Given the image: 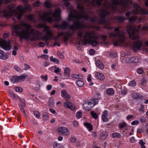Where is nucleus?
<instances>
[{"label": "nucleus", "instance_id": "obj_1", "mask_svg": "<svg viewBox=\"0 0 148 148\" xmlns=\"http://www.w3.org/2000/svg\"><path fill=\"white\" fill-rule=\"evenodd\" d=\"M83 8L81 5H78L77 8L79 10L80 14H79L77 10H73L69 15V20L73 21V24L69 27V29L73 31L78 29L77 36L79 38L83 36L84 31L83 29L85 27L84 25L80 22V19L84 18L87 20L88 18V15L84 13Z\"/></svg>", "mask_w": 148, "mask_h": 148}, {"label": "nucleus", "instance_id": "obj_2", "mask_svg": "<svg viewBox=\"0 0 148 148\" xmlns=\"http://www.w3.org/2000/svg\"><path fill=\"white\" fill-rule=\"evenodd\" d=\"M14 31L17 36L20 37V41L23 38L28 40L35 41L37 38L38 33L34 29L31 28V26L27 23H23L21 25H16L13 26Z\"/></svg>", "mask_w": 148, "mask_h": 148}, {"label": "nucleus", "instance_id": "obj_3", "mask_svg": "<svg viewBox=\"0 0 148 148\" xmlns=\"http://www.w3.org/2000/svg\"><path fill=\"white\" fill-rule=\"evenodd\" d=\"M60 13L59 8L56 9L53 12L52 10L49 9L47 11H44L42 14L40 13L39 16L42 20L49 23L54 21H59L61 20Z\"/></svg>", "mask_w": 148, "mask_h": 148}, {"label": "nucleus", "instance_id": "obj_4", "mask_svg": "<svg viewBox=\"0 0 148 148\" xmlns=\"http://www.w3.org/2000/svg\"><path fill=\"white\" fill-rule=\"evenodd\" d=\"M100 37L98 34L93 31L87 32L84 35L83 39L78 42V45H86L88 43H90L92 46L96 47L99 44V42L96 40Z\"/></svg>", "mask_w": 148, "mask_h": 148}, {"label": "nucleus", "instance_id": "obj_5", "mask_svg": "<svg viewBox=\"0 0 148 148\" xmlns=\"http://www.w3.org/2000/svg\"><path fill=\"white\" fill-rule=\"evenodd\" d=\"M15 7V5L14 4L8 6L7 8L3 11V15L6 17H8L15 15L18 19H21L23 12V7L21 5H19L13 9Z\"/></svg>", "mask_w": 148, "mask_h": 148}, {"label": "nucleus", "instance_id": "obj_6", "mask_svg": "<svg viewBox=\"0 0 148 148\" xmlns=\"http://www.w3.org/2000/svg\"><path fill=\"white\" fill-rule=\"evenodd\" d=\"M114 33H110L109 36L112 38L116 39V40H113L114 45V46H118L120 44L123 43L125 40V33L122 30H119L118 27L115 28Z\"/></svg>", "mask_w": 148, "mask_h": 148}, {"label": "nucleus", "instance_id": "obj_7", "mask_svg": "<svg viewBox=\"0 0 148 148\" xmlns=\"http://www.w3.org/2000/svg\"><path fill=\"white\" fill-rule=\"evenodd\" d=\"M140 26L139 25L135 26H128L127 29L130 38L132 39H138L139 37V29Z\"/></svg>", "mask_w": 148, "mask_h": 148}, {"label": "nucleus", "instance_id": "obj_8", "mask_svg": "<svg viewBox=\"0 0 148 148\" xmlns=\"http://www.w3.org/2000/svg\"><path fill=\"white\" fill-rule=\"evenodd\" d=\"M108 14V12L107 11L102 10L100 11V18L99 20V23L103 24L105 26V28L108 29H112L113 28L109 26L110 23V22H106L105 20V17Z\"/></svg>", "mask_w": 148, "mask_h": 148}, {"label": "nucleus", "instance_id": "obj_9", "mask_svg": "<svg viewBox=\"0 0 148 148\" xmlns=\"http://www.w3.org/2000/svg\"><path fill=\"white\" fill-rule=\"evenodd\" d=\"M10 43V40L6 41L3 39H0V46L5 50H9L11 49Z\"/></svg>", "mask_w": 148, "mask_h": 148}, {"label": "nucleus", "instance_id": "obj_10", "mask_svg": "<svg viewBox=\"0 0 148 148\" xmlns=\"http://www.w3.org/2000/svg\"><path fill=\"white\" fill-rule=\"evenodd\" d=\"M130 43V46H132L133 49L134 51L140 49L142 46V43L139 41H133Z\"/></svg>", "mask_w": 148, "mask_h": 148}, {"label": "nucleus", "instance_id": "obj_11", "mask_svg": "<svg viewBox=\"0 0 148 148\" xmlns=\"http://www.w3.org/2000/svg\"><path fill=\"white\" fill-rule=\"evenodd\" d=\"M58 131L60 133L65 135H68L70 133L69 129L67 128L64 127H59L58 129Z\"/></svg>", "mask_w": 148, "mask_h": 148}, {"label": "nucleus", "instance_id": "obj_12", "mask_svg": "<svg viewBox=\"0 0 148 148\" xmlns=\"http://www.w3.org/2000/svg\"><path fill=\"white\" fill-rule=\"evenodd\" d=\"M94 106V104H93L90 101L86 102L83 105V107L86 110H90Z\"/></svg>", "mask_w": 148, "mask_h": 148}, {"label": "nucleus", "instance_id": "obj_13", "mask_svg": "<svg viewBox=\"0 0 148 148\" xmlns=\"http://www.w3.org/2000/svg\"><path fill=\"white\" fill-rule=\"evenodd\" d=\"M62 96L66 100H69L70 99V96L68 94L66 91L64 89H63L61 91Z\"/></svg>", "mask_w": 148, "mask_h": 148}, {"label": "nucleus", "instance_id": "obj_14", "mask_svg": "<svg viewBox=\"0 0 148 148\" xmlns=\"http://www.w3.org/2000/svg\"><path fill=\"white\" fill-rule=\"evenodd\" d=\"M8 58V56L6 53H4L3 51L0 49V59L5 60Z\"/></svg>", "mask_w": 148, "mask_h": 148}, {"label": "nucleus", "instance_id": "obj_15", "mask_svg": "<svg viewBox=\"0 0 148 148\" xmlns=\"http://www.w3.org/2000/svg\"><path fill=\"white\" fill-rule=\"evenodd\" d=\"M121 5L123 10L127 9L128 7V3L125 0H122L121 1Z\"/></svg>", "mask_w": 148, "mask_h": 148}, {"label": "nucleus", "instance_id": "obj_16", "mask_svg": "<svg viewBox=\"0 0 148 148\" xmlns=\"http://www.w3.org/2000/svg\"><path fill=\"white\" fill-rule=\"evenodd\" d=\"M95 76L97 79L101 80H103L105 78L103 74L99 72H97L96 73Z\"/></svg>", "mask_w": 148, "mask_h": 148}, {"label": "nucleus", "instance_id": "obj_17", "mask_svg": "<svg viewBox=\"0 0 148 148\" xmlns=\"http://www.w3.org/2000/svg\"><path fill=\"white\" fill-rule=\"evenodd\" d=\"M96 64L97 67L100 69H103L104 68V65L103 63L99 60L96 61Z\"/></svg>", "mask_w": 148, "mask_h": 148}, {"label": "nucleus", "instance_id": "obj_18", "mask_svg": "<svg viewBox=\"0 0 148 148\" xmlns=\"http://www.w3.org/2000/svg\"><path fill=\"white\" fill-rule=\"evenodd\" d=\"M60 26V27L61 28L63 29H65L67 27H68V28H69V27L70 25L68 26L67 23L65 21H64Z\"/></svg>", "mask_w": 148, "mask_h": 148}, {"label": "nucleus", "instance_id": "obj_19", "mask_svg": "<svg viewBox=\"0 0 148 148\" xmlns=\"http://www.w3.org/2000/svg\"><path fill=\"white\" fill-rule=\"evenodd\" d=\"M11 81L13 83H18L19 82L17 76H13L11 79Z\"/></svg>", "mask_w": 148, "mask_h": 148}, {"label": "nucleus", "instance_id": "obj_20", "mask_svg": "<svg viewBox=\"0 0 148 148\" xmlns=\"http://www.w3.org/2000/svg\"><path fill=\"white\" fill-rule=\"evenodd\" d=\"M84 125L88 129V130L89 131H91L92 130V126L91 124L89 123H85L84 124Z\"/></svg>", "mask_w": 148, "mask_h": 148}, {"label": "nucleus", "instance_id": "obj_21", "mask_svg": "<svg viewBox=\"0 0 148 148\" xmlns=\"http://www.w3.org/2000/svg\"><path fill=\"white\" fill-rule=\"evenodd\" d=\"M106 92L108 95H111L114 94V91L112 88H109L106 90Z\"/></svg>", "mask_w": 148, "mask_h": 148}, {"label": "nucleus", "instance_id": "obj_22", "mask_svg": "<svg viewBox=\"0 0 148 148\" xmlns=\"http://www.w3.org/2000/svg\"><path fill=\"white\" fill-rule=\"evenodd\" d=\"M71 76L72 77L77 79H81L83 78V76L79 74H73Z\"/></svg>", "mask_w": 148, "mask_h": 148}, {"label": "nucleus", "instance_id": "obj_23", "mask_svg": "<svg viewBox=\"0 0 148 148\" xmlns=\"http://www.w3.org/2000/svg\"><path fill=\"white\" fill-rule=\"evenodd\" d=\"M76 85L79 87H82L84 85V82L81 80H78L76 82Z\"/></svg>", "mask_w": 148, "mask_h": 148}, {"label": "nucleus", "instance_id": "obj_24", "mask_svg": "<svg viewBox=\"0 0 148 148\" xmlns=\"http://www.w3.org/2000/svg\"><path fill=\"white\" fill-rule=\"evenodd\" d=\"M116 19L119 22H122L125 20L126 18L123 16H118L116 17Z\"/></svg>", "mask_w": 148, "mask_h": 148}, {"label": "nucleus", "instance_id": "obj_25", "mask_svg": "<svg viewBox=\"0 0 148 148\" xmlns=\"http://www.w3.org/2000/svg\"><path fill=\"white\" fill-rule=\"evenodd\" d=\"M107 134L105 132H103L100 134V137L102 139H105L107 136Z\"/></svg>", "mask_w": 148, "mask_h": 148}, {"label": "nucleus", "instance_id": "obj_26", "mask_svg": "<svg viewBox=\"0 0 148 148\" xmlns=\"http://www.w3.org/2000/svg\"><path fill=\"white\" fill-rule=\"evenodd\" d=\"M49 105L50 107H53L54 105L53 99L52 98H50L49 100Z\"/></svg>", "mask_w": 148, "mask_h": 148}, {"label": "nucleus", "instance_id": "obj_27", "mask_svg": "<svg viewBox=\"0 0 148 148\" xmlns=\"http://www.w3.org/2000/svg\"><path fill=\"white\" fill-rule=\"evenodd\" d=\"M44 5L47 8H49L51 7V5L48 1L46 0L44 3Z\"/></svg>", "mask_w": 148, "mask_h": 148}, {"label": "nucleus", "instance_id": "obj_28", "mask_svg": "<svg viewBox=\"0 0 148 148\" xmlns=\"http://www.w3.org/2000/svg\"><path fill=\"white\" fill-rule=\"evenodd\" d=\"M72 105V103L70 102L66 101L64 103V106L66 108H69Z\"/></svg>", "mask_w": 148, "mask_h": 148}, {"label": "nucleus", "instance_id": "obj_29", "mask_svg": "<svg viewBox=\"0 0 148 148\" xmlns=\"http://www.w3.org/2000/svg\"><path fill=\"white\" fill-rule=\"evenodd\" d=\"M112 136L114 138H120L121 136V134L118 133H114L112 134Z\"/></svg>", "mask_w": 148, "mask_h": 148}, {"label": "nucleus", "instance_id": "obj_30", "mask_svg": "<svg viewBox=\"0 0 148 148\" xmlns=\"http://www.w3.org/2000/svg\"><path fill=\"white\" fill-rule=\"evenodd\" d=\"M27 76H25L23 75H21L20 76H18V77L19 81H24L26 78V77Z\"/></svg>", "mask_w": 148, "mask_h": 148}, {"label": "nucleus", "instance_id": "obj_31", "mask_svg": "<svg viewBox=\"0 0 148 148\" xmlns=\"http://www.w3.org/2000/svg\"><path fill=\"white\" fill-rule=\"evenodd\" d=\"M132 98L134 99H138L139 98V94L138 93H134L132 95Z\"/></svg>", "mask_w": 148, "mask_h": 148}, {"label": "nucleus", "instance_id": "obj_32", "mask_svg": "<svg viewBox=\"0 0 148 148\" xmlns=\"http://www.w3.org/2000/svg\"><path fill=\"white\" fill-rule=\"evenodd\" d=\"M71 70L68 67H66L64 70V73L65 75H68L70 72Z\"/></svg>", "mask_w": 148, "mask_h": 148}, {"label": "nucleus", "instance_id": "obj_33", "mask_svg": "<svg viewBox=\"0 0 148 148\" xmlns=\"http://www.w3.org/2000/svg\"><path fill=\"white\" fill-rule=\"evenodd\" d=\"M16 92H21L23 91V88L20 87H16L14 88Z\"/></svg>", "mask_w": 148, "mask_h": 148}, {"label": "nucleus", "instance_id": "obj_34", "mask_svg": "<svg viewBox=\"0 0 148 148\" xmlns=\"http://www.w3.org/2000/svg\"><path fill=\"white\" fill-rule=\"evenodd\" d=\"M34 114L36 117L39 119L40 117V113L37 110H35L34 111Z\"/></svg>", "mask_w": 148, "mask_h": 148}, {"label": "nucleus", "instance_id": "obj_35", "mask_svg": "<svg viewBox=\"0 0 148 148\" xmlns=\"http://www.w3.org/2000/svg\"><path fill=\"white\" fill-rule=\"evenodd\" d=\"M93 104H94V106L98 103V99L97 98H94L90 101Z\"/></svg>", "mask_w": 148, "mask_h": 148}, {"label": "nucleus", "instance_id": "obj_36", "mask_svg": "<svg viewBox=\"0 0 148 148\" xmlns=\"http://www.w3.org/2000/svg\"><path fill=\"white\" fill-rule=\"evenodd\" d=\"M91 114L92 117L95 119H97L98 118V115L96 113H95L93 111H92L91 112Z\"/></svg>", "mask_w": 148, "mask_h": 148}, {"label": "nucleus", "instance_id": "obj_37", "mask_svg": "<svg viewBox=\"0 0 148 148\" xmlns=\"http://www.w3.org/2000/svg\"><path fill=\"white\" fill-rule=\"evenodd\" d=\"M39 28H43L45 29H48L49 28L45 24L42 23L39 24Z\"/></svg>", "mask_w": 148, "mask_h": 148}, {"label": "nucleus", "instance_id": "obj_38", "mask_svg": "<svg viewBox=\"0 0 148 148\" xmlns=\"http://www.w3.org/2000/svg\"><path fill=\"white\" fill-rule=\"evenodd\" d=\"M42 116L43 117V119L45 121L47 120L48 119L49 116L46 113H45L43 114Z\"/></svg>", "mask_w": 148, "mask_h": 148}, {"label": "nucleus", "instance_id": "obj_39", "mask_svg": "<svg viewBox=\"0 0 148 148\" xmlns=\"http://www.w3.org/2000/svg\"><path fill=\"white\" fill-rule=\"evenodd\" d=\"M25 9L27 11H29L31 10L30 6L27 4L25 6Z\"/></svg>", "mask_w": 148, "mask_h": 148}, {"label": "nucleus", "instance_id": "obj_40", "mask_svg": "<svg viewBox=\"0 0 148 148\" xmlns=\"http://www.w3.org/2000/svg\"><path fill=\"white\" fill-rule=\"evenodd\" d=\"M136 18L134 16H132L129 18V21L130 23L135 22L136 21Z\"/></svg>", "mask_w": 148, "mask_h": 148}, {"label": "nucleus", "instance_id": "obj_41", "mask_svg": "<svg viewBox=\"0 0 148 148\" xmlns=\"http://www.w3.org/2000/svg\"><path fill=\"white\" fill-rule=\"evenodd\" d=\"M136 84V83L134 80L131 81L129 84V86H135Z\"/></svg>", "mask_w": 148, "mask_h": 148}, {"label": "nucleus", "instance_id": "obj_42", "mask_svg": "<svg viewBox=\"0 0 148 148\" xmlns=\"http://www.w3.org/2000/svg\"><path fill=\"white\" fill-rule=\"evenodd\" d=\"M126 125L127 124L126 123L124 122L122 124H120L119 125V127L120 128L122 129L126 127Z\"/></svg>", "mask_w": 148, "mask_h": 148}, {"label": "nucleus", "instance_id": "obj_43", "mask_svg": "<svg viewBox=\"0 0 148 148\" xmlns=\"http://www.w3.org/2000/svg\"><path fill=\"white\" fill-rule=\"evenodd\" d=\"M134 8L135 10L139 11L141 10V8L138 5H135L134 6Z\"/></svg>", "mask_w": 148, "mask_h": 148}, {"label": "nucleus", "instance_id": "obj_44", "mask_svg": "<svg viewBox=\"0 0 148 148\" xmlns=\"http://www.w3.org/2000/svg\"><path fill=\"white\" fill-rule=\"evenodd\" d=\"M57 55L60 57L62 59L64 58V55H63L62 53H61L60 52L58 51L57 52Z\"/></svg>", "mask_w": 148, "mask_h": 148}, {"label": "nucleus", "instance_id": "obj_45", "mask_svg": "<svg viewBox=\"0 0 148 148\" xmlns=\"http://www.w3.org/2000/svg\"><path fill=\"white\" fill-rule=\"evenodd\" d=\"M76 116L77 117L80 118L82 116V113L81 112H78L76 114Z\"/></svg>", "mask_w": 148, "mask_h": 148}, {"label": "nucleus", "instance_id": "obj_46", "mask_svg": "<svg viewBox=\"0 0 148 148\" xmlns=\"http://www.w3.org/2000/svg\"><path fill=\"white\" fill-rule=\"evenodd\" d=\"M46 34L47 35L50 37H52V34L51 32L49 30H47L46 32Z\"/></svg>", "mask_w": 148, "mask_h": 148}, {"label": "nucleus", "instance_id": "obj_47", "mask_svg": "<svg viewBox=\"0 0 148 148\" xmlns=\"http://www.w3.org/2000/svg\"><path fill=\"white\" fill-rule=\"evenodd\" d=\"M130 57H126L124 59V61L126 63H130Z\"/></svg>", "mask_w": 148, "mask_h": 148}, {"label": "nucleus", "instance_id": "obj_48", "mask_svg": "<svg viewBox=\"0 0 148 148\" xmlns=\"http://www.w3.org/2000/svg\"><path fill=\"white\" fill-rule=\"evenodd\" d=\"M14 69L19 72H21L22 71L17 66H14Z\"/></svg>", "mask_w": 148, "mask_h": 148}, {"label": "nucleus", "instance_id": "obj_49", "mask_svg": "<svg viewBox=\"0 0 148 148\" xmlns=\"http://www.w3.org/2000/svg\"><path fill=\"white\" fill-rule=\"evenodd\" d=\"M41 58H43L46 60H47L48 59V56L47 55H42L41 56Z\"/></svg>", "mask_w": 148, "mask_h": 148}, {"label": "nucleus", "instance_id": "obj_50", "mask_svg": "<svg viewBox=\"0 0 148 148\" xmlns=\"http://www.w3.org/2000/svg\"><path fill=\"white\" fill-rule=\"evenodd\" d=\"M139 121H137V120H135V121H132V123H131V124L132 125H137V124H138L139 123Z\"/></svg>", "mask_w": 148, "mask_h": 148}, {"label": "nucleus", "instance_id": "obj_51", "mask_svg": "<svg viewBox=\"0 0 148 148\" xmlns=\"http://www.w3.org/2000/svg\"><path fill=\"white\" fill-rule=\"evenodd\" d=\"M143 105H141L139 109V111L142 114H143L144 112L143 110Z\"/></svg>", "mask_w": 148, "mask_h": 148}, {"label": "nucleus", "instance_id": "obj_52", "mask_svg": "<svg viewBox=\"0 0 148 148\" xmlns=\"http://www.w3.org/2000/svg\"><path fill=\"white\" fill-rule=\"evenodd\" d=\"M8 93L11 97L13 98H14L15 97V95L13 93L9 91H8Z\"/></svg>", "mask_w": 148, "mask_h": 148}, {"label": "nucleus", "instance_id": "obj_53", "mask_svg": "<svg viewBox=\"0 0 148 148\" xmlns=\"http://www.w3.org/2000/svg\"><path fill=\"white\" fill-rule=\"evenodd\" d=\"M27 18L29 20H33L34 19L33 16L31 14L28 15L27 16Z\"/></svg>", "mask_w": 148, "mask_h": 148}, {"label": "nucleus", "instance_id": "obj_54", "mask_svg": "<svg viewBox=\"0 0 148 148\" xmlns=\"http://www.w3.org/2000/svg\"><path fill=\"white\" fill-rule=\"evenodd\" d=\"M73 124L74 126L75 127H77L78 125V122L76 121H74L73 122Z\"/></svg>", "mask_w": 148, "mask_h": 148}, {"label": "nucleus", "instance_id": "obj_55", "mask_svg": "<svg viewBox=\"0 0 148 148\" xmlns=\"http://www.w3.org/2000/svg\"><path fill=\"white\" fill-rule=\"evenodd\" d=\"M102 119L104 122H106L108 121V119L106 117V116H102Z\"/></svg>", "mask_w": 148, "mask_h": 148}, {"label": "nucleus", "instance_id": "obj_56", "mask_svg": "<svg viewBox=\"0 0 148 148\" xmlns=\"http://www.w3.org/2000/svg\"><path fill=\"white\" fill-rule=\"evenodd\" d=\"M89 53L91 55H93L95 53V51L94 50L92 49H90L89 51Z\"/></svg>", "mask_w": 148, "mask_h": 148}, {"label": "nucleus", "instance_id": "obj_57", "mask_svg": "<svg viewBox=\"0 0 148 148\" xmlns=\"http://www.w3.org/2000/svg\"><path fill=\"white\" fill-rule=\"evenodd\" d=\"M40 4H41V3L39 1L35 2L34 3V5L36 6H39Z\"/></svg>", "mask_w": 148, "mask_h": 148}, {"label": "nucleus", "instance_id": "obj_58", "mask_svg": "<svg viewBox=\"0 0 148 148\" xmlns=\"http://www.w3.org/2000/svg\"><path fill=\"white\" fill-rule=\"evenodd\" d=\"M137 72L139 74H142L143 72V71L141 69H139L137 70Z\"/></svg>", "mask_w": 148, "mask_h": 148}, {"label": "nucleus", "instance_id": "obj_59", "mask_svg": "<svg viewBox=\"0 0 148 148\" xmlns=\"http://www.w3.org/2000/svg\"><path fill=\"white\" fill-rule=\"evenodd\" d=\"M76 141V138L75 137L71 138L70 139V141L72 143H75Z\"/></svg>", "mask_w": 148, "mask_h": 148}, {"label": "nucleus", "instance_id": "obj_60", "mask_svg": "<svg viewBox=\"0 0 148 148\" xmlns=\"http://www.w3.org/2000/svg\"><path fill=\"white\" fill-rule=\"evenodd\" d=\"M53 62L56 64H59L60 63V60L56 58H54Z\"/></svg>", "mask_w": 148, "mask_h": 148}, {"label": "nucleus", "instance_id": "obj_61", "mask_svg": "<svg viewBox=\"0 0 148 148\" xmlns=\"http://www.w3.org/2000/svg\"><path fill=\"white\" fill-rule=\"evenodd\" d=\"M47 88L48 91H49L52 88V86L51 85H48L47 86Z\"/></svg>", "mask_w": 148, "mask_h": 148}, {"label": "nucleus", "instance_id": "obj_62", "mask_svg": "<svg viewBox=\"0 0 148 148\" xmlns=\"http://www.w3.org/2000/svg\"><path fill=\"white\" fill-rule=\"evenodd\" d=\"M143 132V129L141 128H138L137 129V133H141Z\"/></svg>", "mask_w": 148, "mask_h": 148}, {"label": "nucleus", "instance_id": "obj_63", "mask_svg": "<svg viewBox=\"0 0 148 148\" xmlns=\"http://www.w3.org/2000/svg\"><path fill=\"white\" fill-rule=\"evenodd\" d=\"M60 69L59 67H57L54 70V72L56 73H58L60 72Z\"/></svg>", "mask_w": 148, "mask_h": 148}, {"label": "nucleus", "instance_id": "obj_64", "mask_svg": "<svg viewBox=\"0 0 148 148\" xmlns=\"http://www.w3.org/2000/svg\"><path fill=\"white\" fill-rule=\"evenodd\" d=\"M58 144L57 143H54L53 145L54 148H60L59 146L58 145Z\"/></svg>", "mask_w": 148, "mask_h": 148}]
</instances>
